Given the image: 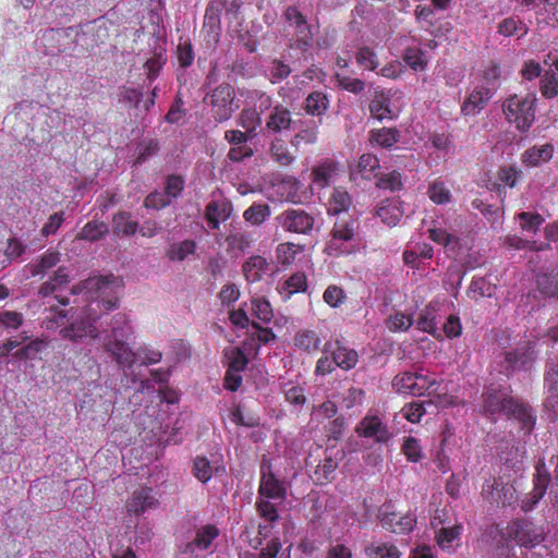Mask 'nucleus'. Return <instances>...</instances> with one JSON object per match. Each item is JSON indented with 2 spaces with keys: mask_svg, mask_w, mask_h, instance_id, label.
Here are the masks:
<instances>
[{
  "mask_svg": "<svg viewBox=\"0 0 558 558\" xmlns=\"http://www.w3.org/2000/svg\"><path fill=\"white\" fill-rule=\"evenodd\" d=\"M122 289V280L113 275L90 277L73 287L72 293L84 292L88 302L86 306H94L97 313L109 312L119 306V292Z\"/></svg>",
  "mask_w": 558,
  "mask_h": 558,
  "instance_id": "obj_1",
  "label": "nucleus"
},
{
  "mask_svg": "<svg viewBox=\"0 0 558 558\" xmlns=\"http://www.w3.org/2000/svg\"><path fill=\"white\" fill-rule=\"evenodd\" d=\"M392 388L399 395L422 397L427 395L438 403H447V391L444 379L429 373L405 371L398 373L392 379Z\"/></svg>",
  "mask_w": 558,
  "mask_h": 558,
  "instance_id": "obj_2",
  "label": "nucleus"
},
{
  "mask_svg": "<svg viewBox=\"0 0 558 558\" xmlns=\"http://www.w3.org/2000/svg\"><path fill=\"white\" fill-rule=\"evenodd\" d=\"M323 355L317 360L315 374L326 376L336 371L353 369L359 362V353L351 348L342 338H331L323 345Z\"/></svg>",
  "mask_w": 558,
  "mask_h": 558,
  "instance_id": "obj_3",
  "label": "nucleus"
},
{
  "mask_svg": "<svg viewBox=\"0 0 558 558\" xmlns=\"http://www.w3.org/2000/svg\"><path fill=\"white\" fill-rule=\"evenodd\" d=\"M111 333L105 339V351L120 368H131L136 362V353L125 342L131 329L124 314H116L111 318Z\"/></svg>",
  "mask_w": 558,
  "mask_h": 558,
  "instance_id": "obj_4",
  "label": "nucleus"
},
{
  "mask_svg": "<svg viewBox=\"0 0 558 558\" xmlns=\"http://www.w3.org/2000/svg\"><path fill=\"white\" fill-rule=\"evenodd\" d=\"M203 101L209 107L210 116L217 123L230 120L239 109L235 88L227 82L209 89Z\"/></svg>",
  "mask_w": 558,
  "mask_h": 558,
  "instance_id": "obj_5",
  "label": "nucleus"
},
{
  "mask_svg": "<svg viewBox=\"0 0 558 558\" xmlns=\"http://www.w3.org/2000/svg\"><path fill=\"white\" fill-rule=\"evenodd\" d=\"M536 101L537 98L534 94L509 96L502 102V111L507 121L514 124L518 131L529 132L535 121Z\"/></svg>",
  "mask_w": 558,
  "mask_h": 558,
  "instance_id": "obj_6",
  "label": "nucleus"
},
{
  "mask_svg": "<svg viewBox=\"0 0 558 558\" xmlns=\"http://www.w3.org/2000/svg\"><path fill=\"white\" fill-rule=\"evenodd\" d=\"M102 316L104 314L97 313L94 306H85L68 326L61 328L59 333L62 339L76 343L85 339H97L100 335L97 323Z\"/></svg>",
  "mask_w": 558,
  "mask_h": 558,
  "instance_id": "obj_7",
  "label": "nucleus"
},
{
  "mask_svg": "<svg viewBox=\"0 0 558 558\" xmlns=\"http://www.w3.org/2000/svg\"><path fill=\"white\" fill-rule=\"evenodd\" d=\"M355 434L359 438L364 439L367 444L386 445L393 437L392 432L384 420L376 414H366L355 426Z\"/></svg>",
  "mask_w": 558,
  "mask_h": 558,
  "instance_id": "obj_8",
  "label": "nucleus"
},
{
  "mask_svg": "<svg viewBox=\"0 0 558 558\" xmlns=\"http://www.w3.org/2000/svg\"><path fill=\"white\" fill-rule=\"evenodd\" d=\"M276 220L286 232L303 235H310L315 226L314 215L303 208H288Z\"/></svg>",
  "mask_w": 558,
  "mask_h": 558,
  "instance_id": "obj_9",
  "label": "nucleus"
},
{
  "mask_svg": "<svg viewBox=\"0 0 558 558\" xmlns=\"http://www.w3.org/2000/svg\"><path fill=\"white\" fill-rule=\"evenodd\" d=\"M507 534L518 545L526 548L535 547L545 538L544 529L525 519L510 522L507 526Z\"/></svg>",
  "mask_w": 558,
  "mask_h": 558,
  "instance_id": "obj_10",
  "label": "nucleus"
},
{
  "mask_svg": "<svg viewBox=\"0 0 558 558\" xmlns=\"http://www.w3.org/2000/svg\"><path fill=\"white\" fill-rule=\"evenodd\" d=\"M355 229L356 221L354 219L337 220L332 227L331 238L326 245L325 252L329 256L348 254L350 251L348 247H343V244L353 239Z\"/></svg>",
  "mask_w": 558,
  "mask_h": 558,
  "instance_id": "obj_11",
  "label": "nucleus"
},
{
  "mask_svg": "<svg viewBox=\"0 0 558 558\" xmlns=\"http://www.w3.org/2000/svg\"><path fill=\"white\" fill-rule=\"evenodd\" d=\"M286 22L295 29V44L298 49L306 50L313 41L312 27L307 23L305 15L296 5H289L283 12Z\"/></svg>",
  "mask_w": 558,
  "mask_h": 558,
  "instance_id": "obj_12",
  "label": "nucleus"
},
{
  "mask_svg": "<svg viewBox=\"0 0 558 558\" xmlns=\"http://www.w3.org/2000/svg\"><path fill=\"white\" fill-rule=\"evenodd\" d=\"M260 472L258 496L282 502L286 499L287 489L283 483L272 472V463L270 460H264L262 462Z\"/></svg>",
  "mask_w": 558,
  "mask_h": 558,
  "instance_id": "obj_13",
  "label": "nucleus"
},
{
  "mask_svg": "<svg viewBox=\"0 0 558 558\" xmlns=\"http://www.w3.org/2000/svg\"><path fill=\"white\" fill-rule=\"evenodd\" d=\"M305 466L316 484H324L333 477L338 462L331 456H307Z\"/></svg>",
  "mask_w": 558,
  "mask_h": 558,
  "instance_id": "obj_14",
  "label": "nucleus"
},
{
  "mask_svg": "<svg viewBox=\"0 0 558 558\" xmlns=\"http://www.w3.org/2000/svg\"><path fill=\"white\" fill-rule=\"evenodd\" d=\"M484 413L494 418L497 414L505 415L509 411L511 402L514 399L506 390L487 388L482 396Z\"/></svg>",
  "mask_w": 558,
  "mask_h": 558,
  "instance_id": "obj_15",
  "label": "nucleus"
},
{
  "mask_svg": "<svg viewBox=\"0 0 558 558\" xmlns=\"http://www.w3.org/2000/svg\"><path fill=\"white\" fill-rule=\"evenodd\" d=\"M293 120L290 109L281 104L271 108L263 129L265 135H278L289 132L292 128Z\"/></svg>",
  "mask_w": 558,
  "mask_h": 558,
  "instance_id": "obj_16",
  "label": "nucleus"
},
{
  "mask_svg": "<svg viewBox=\"0 0 558 558\" xmlns=\"http://www.w3.org/2000/svg\"><path fill=\"white\" fill-rule=\"evenodd\" d=\"M56 299L58 304H51L49 307H46L45 317L43 319V327L51 331L57 329L61 330V328L68 326L70 322L69 314L73 311V307L70 310L61 307L69 305L70 301L68 298H60L57 295Z\"/></svg>",
  "mask_w": 558,
  "mask_h": 558,
  "instance_id": "obj_17",
  "label": "nucleus"
},
{
  "mask_svg": "<svg viewBox=\"0 0 558 558\" xmlns=\"http://www.w3.org/2000/svg\"><path fill=\"white\" fill-rule=\"evenodd\" d=\"M509 411H506L505 416L508 420L514 421L520 424V430L524 436L532 433L535 427L536 416L532 408L517 399H513Z\"/></svg>",
  "mask_w": 558,
  "mask_h": 558,
  "instance_id": "obj_18",
  "label": "nucleus"
},
{
  "mask_svg": "<svg viewBox=\"0 0 558 558\" xmlns=\"http://www.w3.org/2000/svg\"><path fill=\"white\" fill-rule=\"evenodd\" d=\"M493 94L492 89L485 85L475 86L461 106L462 114L472 117L478 114L487 106Z\"/></svg>",
  "mask_w": 558,
  "mask_h": 558,
  "instance_id": "obj_19",
  "label": "nucleus"
},
{
  "mask_svg": "<svg viewBox=\"0 0 558 558\" xmlns=\"http://www.w3.org/2000/svg\"><path fill=\"white\" fill-rule=\"evenodd\" d=\"M385 510L381 509L379 512L381 526L392 533H408L413 530L416 519L411 514H405L398 518L395 512H389V506H384Z\"/></svg>",
  "mask_w": 558,
  "mask_h": 558,
  "instance_id": "obj_20",
  "label": "nucleus"
},
{
  "mask_svg": "<svg viewBox=\"0 0 558 558\" xmlns=\"http://www.w3.org/2000/svg\"><path fill=\"white\" fill-rule=\"evenodd\" d=\"M294 347L307 354H316L323 345V339L314 329H300L293 337Z\"/></svg>",
  "mask_w": 558,
  "mask_h": 558,
  "instance_id": "obj_21",
  "label": "nucleus"
},
{
  "mask_svg": "<svg viewBox=\"0 0 558 558\" xmlns=\"http://www.w3.org/2000/svg\"><path fill=\"white\" fill-rule=\"evenodd\" d=\"M151 493V488L148 487H143L138 490H135L126 502L125 507L128 511L130 513L141 514L148 509L155 508L158 501Z\"/></svg>",
  "mask_w": 558,
  "mask_h": 558,
  "instance_id": "obj_22",
  "label": "nucleus"
},
{
  "mask_svg": "<svg viewBox=\"0 0 558 558\" xmlns=\"http://www.w3.org/2000/svg\"><path fill=\"white\" fill-rule=\"evenodd\" d=\"M546 388V407L558 411V361L546 366L544 375Z\"/></svg>",
  "mask_w": 558,
  "mask_h": 558,
  "instance_id": "obj_23",
  "label": "nucleus"
},
{
  "mask_svg": "<svg viewBox=\"0 0 558 558\" xmlns=\"http://www.w3.org/2000/svg\"><path fill=\"white\" fill-rule=\"evenodd\" d=\"M245 279L255 283L260 281L270 271V264L260 255L251 256L242 266Z\"/></svg>",
  "mask_w": 558,
  "mask_h": 558,
  "instance_id": "obj_24",
  "label": "nucleus"
},
{
  "mask_svg": "<svg viewBox=\"0 0 558 558\" xmlns=\"http://www.w3.org/2000/svg\"><path fill=\"white\" fill-rule=\"evenodd\" d=\"M338 171V162L333 159H325L314 166L311 171L312 182L319 189H325L330 184L332 177Z\"/></svg>",
  "mask_w": 558,
  "mask_h": 558,
  "instance_id": "obj_25",
  "label": "nucleus"
},
{
  "mask_svg": "<svg viewBox=\"0 0 558 558\" xmlns=\"http://www.w3.org/2000/svg\"><path fill=\"white\" fill-rule=\"evenodd\" d=\"M329 96L322 90L310 93L303 101V110L312 117H323L329 108Z\"/></svg>",
  "mask_w": 558,
  "mask_h": 558,
  "instance_id": "obj_26",
  "label": "nucleus"
},
{
  "mask_svg": "<svg viewBox=\"0 0 558 558\" xmlns=\"http://www.w3.org/2000/svg\"><path fill=\"white\" fill-rule=\"evenodd\" d=\"M554 146L549 143L542 146H532L521 156V161L526 167H538L553 158Z\"/></svg>",
  "mask_w": 558,
  "mask_h": 558,
  "instance_id": "obj_27",
  "label": "nucleus"
},
{
  "mask_svg": "<svg viewBox=\"0 0 558 558\" xmlns=\"http://www.w3.org/2000/svg\"><path fill=\"white\" fill-rule=\"evenodd\" d=\"M61 254L58 251L48 250L36 260L29 263L26 268L32 277H44L45 274L57 266Z\"/></svg>",
  "mask_w": 558,
  "mask_h": 558,
  "instance_id": "obj_28",
  "label": "nucleus"
},
{
  "mask_svg": "<svg viewBox=\"0 0 558 558\" xmlns=\"http://www.w3.org/2000/svg\"><path fill=\"white\" fill-rule=\"evenodd\" d=\"M231 213L229 203L210 201L205 208V219L211 229H218L220 220H227Z\"/></svg>",
  "mask_w": 558,
  "mask_h": 558,
  "instance_id": "obj_29",
  "label": "nucleus"
},
{
  "mask_svg": "<svg viewBox=\"0 0 558 558\" xmlns=\"http://www.w3.org/2000/svg\"><path fill=\"white\" fill-rule=\"evenodd\" d=\"M532 354L533 351L527 344L505 352V362L507 363L505 366L506 371L509 372L525 367L532 362Z\"/></svg>",
  "mask_w": 558,
  "mask_h": 558,
  "instance_id": "obj_30",
  "label": "nucleus"
},
{
  "mask_svg": "<svg viewBox=\"0 0 558 558\" xmlns=\"http://www.w3.org/2000/svg\"><path fill=\"white\" fill-rule=\"evenodd\" d=\"M108 35V28L105 25L98 24L97 21L87 22L78 26V29L75 32V36L86 37L90 36V41H85L88 47L99 46L104 43V37Z\"/></svg>",
  "mask_w": 558,
  "mask_h": 558,
  "instance_id": "obj_31",
  "label": "nucleus"
},
{
  "mask_svg": "<svg viewBox=\"0 0 558 558\" xmlns=\"http://www.w3.org/2000/svg\"><path fill=\"white\" fill-rule=\"evenodd\" d=\"M112 230L118 236H131L134 235L138 230L137 221L131 219V213L119 211L113 215L112 218Z\"/></svg>",
  "mask_w": 558,
  "mask_h": 558,
  "instance_id": "obj_32",
  "label": "nucleus"
},
{
  "mask_svg": "<svg viewBox=\"0 0 558 558\" xmlns=\"http://www.w3.org/2000/svg\"><path fill=\"white\" fill-rule=\"evenodd\" d=\"M548 460L545 458L541 459L536 465V475L534 480V498L542 499L547 490L548 484L550 482V471Z\"/></svg>",
  "mask_w": 558,
  "mask_h": 558,
  "instance_id": "obj_33",
  "label": "nucleus"
},
{
  "mask_svg": "<svg viewBox=\"0 0 558 558\" xmlns=\"http://www.w3.org/2000/svg\"><path fill=\"white\" fill-rule=\"evenodd\" d=\"M399 138L400 132L396 128H380L369 132L371 143L381 148H391Z\"/></svg>",
  "mask_w": 558,
  "mask_h": 558,
  "instance_id": "obj_34",
  "label": "nucleus"
},
{
  "mask_svg": "<svg viewBox=\"0 0 558 558\" xmlns=\"http://www.w3.org/2000/svg\"><path fill=\"white\" fill-rule=\"evenodd\" d=\"M225 2L222 0H210L204 15V26L214 33L216 36L220 29V15Z\"/></svg>",
  "mask_w": 558,
  "mask_h": 558,
  "instance_id": "obj_35",
  "label": "nucleus"
},
{
  "mask_svg": "<svg viewBox=\"0 0 558 558\" xmlns=\"http://www.w3.org/2000/svg\"><path fill=\"white\" fill-rule=\"evenodd\" d=\"M196 242L194 240H184L178 243H172L166 251V256L171 262H182L187 256L193 255L196 251Z\"/></svg>",
  "mask_w": 558,
  "mask_h": 558,
  "instance_id": "obj_36",
  "label": "nucleus"
},
{
  "mask_svg": "<svg viewBox=\"0 0 558 558\" xmlns=\"http://www.w3.org/2000/svg\"><path fill=\"white\" fill-rule=\"evenodd\" d=\"M483 537L486 542H495L498 549V558H510L511 547L507 543V539L502 533V530L498 525H489L485 530Z\"/></svg>",
  "mask_w": 558,
  "mask_h": 558,
  "instance_id": "obj_37",
  "label": "nucleus"
},
{
  "mask_svg": "<svg viewBox=\"0 0 558 558\" xmlns=\"http://www.w3.org/2000/svg\"><path fill=\"white\" fill-rule=\"evenodd\" d=\"M109 229L106 222L99 220L88 221L77 233L76 239L96 242L108 233Z\"/></svg>",
  "mask_w": 558,
  "mask_h": 558,
  "instance_id": "obj_38",
  "label": "nucleus"
},
{
  "mask_svg": "<svg viewBox=\"0 0 558 558\" xmlns=\"http://www.w3.org/2000/svg\"><path fill=\"white\" fill-rule=\"evenodd\" d=\"M318 125L315 121L311 120L303 123L302 128L291 140V144L293 146H299L301 144L313 145L318 141Z\"/></svg>",
  "mask_w": 558,
  "mask_h": 558,
  "instance_id": "obj_39",
  "label": "nucleus"
},
{
  "mask_svg": "<svg viewBox=\"0 0 558 558\" xmlns=\"http://www.w3.org/2000/svg\"><path fill=\"white\" fill-rule=\"evenodd\" d=\"M351 196L343 187H335L328 206V214L338 215L342 211H347L351 206Z\"/></svg>",
  "mask_w": 558,
  "mask_h": 558,
  "instance_id": "obj_40",
  "label": "nucleus"
},
{
  "mask_svg": "<svg viewBox=\"0 0 558 558\" xmlns=\"http://www.w3.org/2000/svg\"><path fill=\"white\" fill-rule=\"evenodd\" d=\"M364 553L368 558H400V551L395 545L381 542L369 543Z\"/></svg>",
  "mask_w": 558,
  "mask_h": 558,
  "instance_id": "obj_41",
  "label": "nucleus"
},
{
  "mask_svg": "<svg viewBox=\"0 0 558 558\" xmlns=\"http://www.w3.org/2000/svg\"><path fill=\"white\" fill-rule=\"evenodd\" d=\"M390 104V99L384 94L376 95L369 104V112L372 117L379 121L392 119L393 113Z\"/></svg>",
  "mask_w": 558,
  "mask_h": 558,
  "instance_id": "obj_42",
  "label": "nucleus"
},
{
  "mask_svg": "<svg viewBox=\"0 0 558 558\" xmlns=\"http://www.w3.org/2000/svg\"><path fill=\"white\" fill-rule=\"evenodd\" d=\"M271 214L268 204L253 203L243 213L244 220L252 226H260Z\"/></svg>",
  "mask_w": 558,
  "mask_h": 558,
  "instance_id": "obj_43",
  "label": "nucleus"
},
{
  "mask_svg": "<svg viewBox=\"0 0 558 558\" xmlns=\"http://www.w3.org/2000/svg\"><path fill=\"white\" fill-rule=\"evenodd\" d=\"M269 151L272 160L281 166H289L294 160V156L282 138L275 137L270 143Z\"/></svg>",
  "mask_w": 558,
  "mask_h": 558,
  "instance_id": "obj_44",
  "label": "nucleus"
},
{
  "mask_svg": "<svg viewBox=\"0 0 558 558\" xmlns=\"http://www.w3.org/2000/svg\"><path fill=\"white\" fill-rule=\"evenodd\" d=\"M307 288V278L304 272H294L282 284L280 293L283 294L284 299L291 295L304 292Z\"/></svg>",
  "mask_w": 558,
  "mask_h": 558,
  "instance_id": "obj_45",
  "label": "nucleus"
},
{
  "mask_svg": "<svg viewBox=\"0 0 558 558\" xmlns=\"http://www.w3.org/2000/svg\"><path fill=\"white\" fill-rule=\"evenodd\" d=\"M253 238L247 232H235L232 234H229L226 238V243L228 245V252L234 253V254H242L247 248L251 247L253 243Z\"/></svg>",
  "mask_w": 558,
  "mask_h": 558,
  "instance_id": "obj_46",
  "label": "nucleus"
},
{
  "mask_svg": "<svg viewBox=\"0 0 558 558\" xmlns=\"http://www.w3.org/2000/svg\"><path fill=\"white\" fill-rule=\"evenodd\" d=\"M461 533V525L442 526L436 533V539L438 545L448 551H452V543L459 538Z\"/></svg>",
  "mask_w": 558,
  "mask_h": 558,
  "instance_id": "obj_47",
  "label": "nucleus"
},
{
  "mask_svg": "<svg viewBox=\"0 0 558 558\" xmlns=\"http://www.w3.org/2000/svg\"><path fill=\"white\" fill-rule=\"evenodd\" d=\"M238 123L251 136H255L257 128L262 124V118L255 109H243L239 116Z\"/></svg>",
  "mask_w": 558,
  "mask_h": 558,
  "instance_id": "obj_48",
  "label": "nucleus"
},
{
  "mask_svg": "<svg viewBox=\"0 0 558 558\" xmlns=\"http://www.w3.org/2000/svg\"><path fill=\"white\" fill-rule=\"evenodd\" d=\"M344 289L338 284H329L323 293L324 302L331 308H339L347 302Z\"/></svg>",
  "mask_w": 558,
  "mask_h": 558,
  "instance_id": "obj_49",
  "label": "nucleus"
},
{
  "mask_svg": "<svg viewBox=\"0 0 558 558\" xmlns=\"http://www.w3.org/2000/svg\"><path fill=\"white\" fill-rule=\"evenodd\" d=\"M538 291L548 298H558V274H542L537 276Z\"/></svg>",
  "mask_w": 558,
  "mask_h": 558,
  "instance_id": "obj_50",
  "label": "nucleus"
},
{
  "mask_svg": "<svg viewBox=\"0 0 558 558\" xmlns=\"http://www.w3.org/2000/svg\"><path fill=\"white\" fill-rule=\"evenodd\" d=\"M300 182L296 179H286L282 180L278 186L277 192L281 198V201L290 202V203H299L300 196L298 194Z\"/></svg>",
  "mask_w": 558,
  "mask_h": 558,
  "instance_id": "obj_51",
  "label": "nucleus"
},
{
  "mask_svg": "<svg viewBox=\"0 0 558 558\" xmlns=\"http://www.w3.org/2000/svg\"><path fill=\"white\" fill-rule=\"evenodd\" d=\"M355 61L361 68L368 71H374L379 65L376 52L367 46L357 49L355 52Z\"/></svg>",
  "mask_w": 558,
  "mask_h": 558,
  "instance_id": "obj_52",
  "label": "nucleus"
},
{
  "mask_svg": "<svg viewBox=\"0 0 558 558\" xmlns=\"http://www.w3.org/2000/svg\"><path fill=\"white\" fill-rule=\"evenodd\" d=\"M277 504L279 501H275L270 498L257 497L256 500V510L258 514L269 522H276L279 519Z\"/></svg>",
  "mask_w": 558,
  "mask_h": 558,
  "instance_id": "obj_53",
  "label": "nucleus"
},
{
  "mask_svg": "<svg viewBox=\"0 0 558 558\" xmlns=\"http://www.w3.org/2000/svg\"><path fill=\"white\" fill-rule=\"evenodd\" d=\"M517 218L520 221L521 229L532 233H536L544 222L543 216L538 213L521 211Z\"/></svg>",
  "mask_w": 558,
  "mask_h": 558,
  "instance_id": "obj_54",
  "label": "nucleus"
},
{
  "mask_svg": "<svg viewBox=\"0 0 558 558\" xmlns=\"http://www.w3.org/2000/svg\"><path fill=\"white\" fill-rule=\"evenodd\" d=\"M403 60L414 71H423L427 64L424 52L416 47L407 48L403 53Z\"/></svg>",
  "mask_w": 558,
  "mask_h": 558,
  "instance_id": "obj_55",
  "label": "nucleus"
},
{
  "mask_svg": "<svg viewBox=\"0 0 558 558\" xmlns=\"http://www.w3.org/2000/svg\"><path fill=\"white\" fill-rule=\"evenodd\" d=\"M376 186L381 190H388L390 192L400 191L403 186L401 173L397 170L391 172L381 174L377 182Z\"/></svg>",
  "mask_w": 558,
  "mask_h": 558,
  "instance_id": "obj_56",
  "label": "nucleus"
},
{
  "mask_svg": "<svg viewBox=\"0 0 558 558\" xmlns=\"http://www.w3.org/2000/svg\"><path fill=\"white\" fill-rule=\"evenodd\" d=\"M219 535V530L215 525H204L197 530L195 541L197 548L201 550L207 549L213 541Z\"/></svg>",
  "mask_w": 558,
  "mask_h": 558,
  "instance_id": "obj_57",
  "label": "nucleus"
},
{
  "mask_svg": "<svg viewBox=\"0 0 558 558\" xmlns=\"http://www.w3.org/2000/svg\"><path fill=\"white\" fill-rule=\"evenodd\" d=\"M252 312L257 319L264 323L270 322L274 317L271 305L265 298L252 299Z\"/></svg>",
  "mask_w": 558,
  "mask_h": 558,
  "instance_id": "obj_58",
  "label": "nucleus"
},
{
  "mask_svg": "<svg viewBox=\"0 0 558 558\" xmlns=\"http://www.w3.org/2000/svg\"><path fill=\"white\" fill-rule=\"evenodd\" d=\"M45 342L41 339L29 341L26 345L16 350L13 356L17 360H34L43 351Z\"/></svg>",
  "mask_w": 558,
  "mask_h": 558,
  "instance_id": "obj_59",
  "label": "nucleus"
},
{
  "mask_svg": "<svg viewBox=\"0 0 558 558\" xmlns=\"http://www.w3.org/2000/svg\"><path fill=\"white\" fill-rule=\"evenodd\" d=\"M226 356L229 360L228 369L241 373L243 372L247 364L248 360L241 348H232L227 351Z\"/></svg>",
  "mask_w": 558,
  "mask_h": 558,
  "instance_id": "obj_60",
  "label": "nucleus"
},
{
  "mask_svg": "<svg viewBox=\"0 0 558 558\" xmlns=\"http://www.w3.org/2000/svg\"><path fill=\"white\" fill-rule=\"evenodd\" d=\"M428 197L435 204H447L450 202L451 193L441 181L433 182L427 190Z\"/></svg>",
  "mask_w": 558,
  "mask_h": 558,
  "instance_id": "obj_61",
  "label": "nucleus"
},
{
  "mask_svg": "<svg viewBox=\"0 0 558 558\" xmlns=\"http://www.w3.org/2000/svg\"><path fill=\"white\" fill-rule=\"evenodd\" d=\"M292 70L291 66L279 59H274L270 62L269 65V75H270V82L272 84L279 83L283 80H286L290 74Z\"/></svg>",
  "mask_w": 558,
  "mask_h": 558,
  "instance_id": "obj_62",
  "label": "nucleus"
},
{
  "mask_svg": "<svg viewBox=\"0 0 558 558\" xmlns=\"http://www.w3.org/2000/svg\"><path fill=\"white\" fill-rule=\"evenodd\" d=\"M539 90L547 99H551L558 95V80L554 72H545L541 80Z\"/></svg>",
  "mask_w": 558,
  "mask_h": 558,
  "instance_id": "obj_63",
  "label": "nucleus"
},
{
  "mask_svg": "<svg viewBox=\"0 0 558 558\" xmlns=\"http://www.w3.org/2000/svg\"><path fill=\"white\" fill-rule=\"evenodd\" d=\"M379 168V160L377 156L373 154H363L359 158L357 171L363 178L369 179L371 174Z\"/></svg>",
  "mask_w": 558,
  "mask_h": 558,
  "instance_id": "obj_64",
  "label": "nucleus"
}]
</instances>
